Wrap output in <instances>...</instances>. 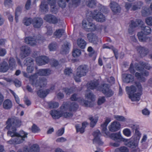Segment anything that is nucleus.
I'll use <instances>...</instances> for the list:
<instances>
[{"label":"nucleus","mask_w":152,"mask_h":152,"mask_svg":"<svg viewBox=\"0 0 152 152\" xmlns=\"http://www.w3.org/2000/svg\"><path fill=\"white\" fill-rule=\"evenodd\" d=\"M21 123L20 120L17 117H13L9 118L6 121L7 126L5 128L7 129H9L11 127H12V128L11 130L8 131V136L12 137L14 136H19L21 137L24 140V138L27 137V133L23 131H20V133L16 132V128L20 126Z\"/></svg>","instance_id":"nucleus-1"},{"label":"nucleus","mask_w":152,"mask_h":152,"mask_svg":"<svg viewBox=\"0 0 152 152\" xmlns=\"http://www.w3.org/2000/svg\"><path fill=\"white\" fill-rule=\"evenodd\" d=\"M135 84L138 88L139 92L134 94L136 91V89L134 86L130 87L127 86L126 88V91L127 92L129 98L132 101H137L139 100L140 96L142 94V88L141 84L138 82H134Z\"/></svg>","instance_id":"nucleus-2"},{"label":"nucleus","mask_w":152,"mask_h":152,"mask_svg":"<svg viewBox=\"0 0 152 152\" xmlns=\"http://www.w3.org/2000/svg\"><path fill=\"white\" fill-rule=\"evenodd\" d=\"M36 75L37 74H34L29 77V81L31 84L37 88H40L46 86L47 83L46 79L44 77H41L37 80V77Z\"/></svg>","instance_id":"nucleus-3"},{"label":"nucleus","mask_w":152,"mask_h":152,"mask_svg":"<svg viewBox=\"0 0 152 152\" xmlns=\"http://www.w3.org/2000/svg\"><path fill=\"white\" fill-rule=\"evenodd\" d=\"M88 71L89 68L86 65H82L79 66L77 69L76 74L74 76V79L77 82H80V78L86 75Z\"/></svg>","instance_id":"nucleus-4"},{"label":"nucleus","mask_w":152,"mask_h":152,"mask_svg":"<svg viewBox=\"0 0 152 152\" xmlns=\"http://www.w3.org/2000/svg\"><path fill=\"white\" fill-rule=\"evenodd\" d=\"M82 26L86 31L88 32L94 31L96 28L95 25L88 20L83 21Z\"/></svg>","instance_id":"nucleus-5"},{"label":"nucleus","mask_w":152,"mask_h":152,"mask_svg":"<svg viewBox=\"0 0 152 152\" xmlns=\"http://www.w3.org/2000/svg\"><path fill=\"white\" fill-rule=\"evenodd\" d=\"M40 40L37 38L35 37H26L25 39V42L30 45L34 46L38 45L40 42Z\"/></svg>","instance_id":"nucleus-6"},{"label":"nucleus","mask_w":152,"mask_h":152,"mask_svg":"<svg viewBox=\"0 0 152 152\" xmlns=\"http://www.w3.org/2000/svg\"><path fill=\"white\" fill-rule=\"evenodd\" d=\"M100 90L107 97H110L113 94V91L109 88V85L107 84H103Z\"/></svg>","instance_id":"nucleus-7"},{"label":"nucleus","mask_w":152,"mask_h":152,"mask_svg":"<svg viewBox=\"0 0 152 152\" xmlns=\"http://www.w3.org/2000/svg\"><path fill=\"white\" fill-rule=\"evenodd\" d=\"M136 69L138 71H142L144 68L149 70L151 68V66L148 63L142 61H140L139 64L136 63L134 64Z\"/></svg>","instance_id":"nucleus-8"},{"label":"nucleus","mask_w":152,"mask_h":152,"mask_svg":"<svg viewBox=\"0 0 152 152\" xmlns=\"http://www.w3.org/2000/svg\"><path fill=\"white\" fill-rule=\"evenodd\" d=\"M92 17L96 21L103 22L105 20V17L98 10H95L93 14Z\"/></svg>","instance_id":"nucleus-9"},{"label":"nucleus","mask_w":152,"mask_h":152,"mask_svg":"<svg viewBox=\"0 0 152 152\" xmlns=\"http://www.w3.org/2000/svg\"><path fill=\"white\" fill-rule=\"evenodd\" d=\"M61 111L62 116L64 117L65 118L71 117L72 116L73 114L71 113L64 112L67 110L68 109V106L67 103L63 104L61 107Z\"/></svg>","instance_id":"nucleus-10"},{"label":"nucleus","mask_w":152,"mask_h":152,"mask_svg":"<svg viewBox=\"0 0 152 152\" xmlns=\"http://www.w3.org/2000/svg\"><path fill=\"white\" fill-rule=\"evenodd\" d=\"M20 56L22 58L28 56L30 53L31 50L30 48L27 46H23L20 48Z\"/></svg>","instance_id":"nucleus-11"},{"label":"nucleus","mask_w":152,"mask_h":152,"mask_svg":"<svg viewBox=\"0 0 152 152\" xmlns=\"http://www.w3.org/2000/svg\"><path fill=\"white\" fill-rule=\"evenodd\" d=\"M36 61L39 65H42L47 64L49 61L48 58L46 56H39L36 58Z\"/></svg>","instance_id":"nucleus-12"},{"label":"nucleus","mask_w":152,"mask_h":152,"mask_svg":"<svg viewBox=\"0 0 152 152\" xmlns=\"http://www.w3.org/2000/svg\"><path fill=\"white\" fill-rule=\"evenodd\" d=\"M44 19L49 23L53 24L56 23L58 22V19L56 17L50 14L45 15Z\"/></svg>","instance_id":"nucleus-13"},{"label":"nucleus","mask_w":152,"mask_h":152,"mask_svg":"<svg viewBox=\"0 0 152 152\" xmlns=\"http://www.w3.org/2000/svg\"><path fill=\"white\" fill-rule=\"evenodd\" d=\"M101 135V133L99 130H97L94 132L93 135L94 137L93 140L94 143H97L99 145H102L103 144V142L99 138Z\"/></svg>","instance_id":"nucleus-14"},{"label":"nucleus","mask_w":152,"mask_h":152,"mask_svg":"<svg viewBox=\"0 0 152 152\" xmlns=\"http://www.w3.org/2000/svg\"><path fill=\"white\" fill-rule=\"evenodd\" d=\"M110 138L115 141H125L126 139L123 138L119 133H113L111 134Z\"/></svg>","instance_id":"nucleus-15"},{"label":"nucleus","mask_w":152,"mask_h":152,"mask_svg":"<svg viewBox=\"0 0 152 152\" xmlns=\"http://www.w3.org/2000/svg\"><path fill=\"white\" fill-rule=\"evenodd\" d=\"M120 128V124L119 122L114 121L109 126V129L112 132L116 131L118 130Z\"/></svg>","instance_id":"nucleus-16"},{"label":"nucleus","mask_w":152,"mask_h":152,"mask_svg":"<svg viewBox=\"0 0 152 152\" xmlns=\"http://www.w3.org/2000/svg\"><path fill=\"white\" fill-rule=\"evenodd\" d=\"M110 7L113 12L115 13L119 12L121 8L119 5L115 2H111L110 4Z\"/></svg>","instance_id":"nucleus-17"},{"label":"nucleus","mask_w":152,"mask_h":152,"mask_svg":"<svg viewBox=\"0 0 152 152\" xmlns=\"http://www.w3.org/2000/svg\"><path fill=\"white\" fill-rule=\"evenodd\" d=\"M43 23V20L41 18H35L32 20V24L36 28H39Z\"/></svg>","instance_id":"nucleus-18"},{"label":"nucleus","mask_w":152,"mask_h":152,"mask_svg":"<svg viewBox=\"0 0 152 152\" xmlns=\"http://www.w3.org/2000/svg\"><path fill=\"white\" fill-rule=\"evenodd\" d=\"M139 141L135 139H131L129 140L126 143V145L128 147L131 148H134L137 147Z\"/></svg>","instance_id":"nucleus-19"},{"label":"nucleus","mask_w":152,"mask_h":152,"mask_svg":"<svg viewBox=\"0 0 152 152\" xmlns=\"http://www.w3.org/2000/svg\"><path fill=\"white\" fill-rule=\"evenodd\" d=\"M110 121L111 120L110 118H106L105 122L103 124L101 125L102 132L103 133H104L105 135H107L108 134V132H107V127L108 124Z\"/></svg>","instance_id":"nucleus-20"},{"label":"nucleus","mask_w":152,"mask_h":152,"mask_svg":"<svg viewBox=\"0 0 152 152\" xmlns=\"http://www.w3.org/2000/svg\"><path fill=\"white\" fill-rule=\"evenodd\" d=\"M87 37L89 42L95 44H96L98 39L97 37L95 34L92 33H89L87 34Z\"/></svg>","instance_id":"nucleus-21"},{"label":"nucleus","mask_w":152,"mask_h":152,"mask_svg":"<svg viewBox=\"0 0 152 152\" xmlns=\"http://www.w3.org/2000/svg\"><path fill=\"white\" fill-rule=\"evenodd\" d=\"M122 77L123 81L126 83L132 82L134 80V76L130 74H124L122 75Z\"/></svg>","instance_id":"nucleus-22"},{"label":"nucleus","mask_w":152,"mask_h":152,"mask_svg":"<svg viewBox=\"0 0 152 152\" xmlns=\"http://www.w3.org/2000/svg\"><path fill=\"white\" fill-rule=\"evenodd\" d=\"M51 71L48 69H41L39 70L37 73L36 76L38 77V75L40 76H47L50 75Z\"/></svg>","instance_id":"nucleus-23"},{"label":"nucleus","mask_w":152,"mask_h":152,"mask_svg":"<svg viewBox=\"0 0 152 152\" xmlns=\"http://www.w3.org/2000/svg\"><path fill=\"white\" fill-rule=\"evenodd\" d=\"M16 137L13 140H11L8 141V142L11 144H19L23 142L24 140L21 137L19 136H14L13 137Z\"/></svg>","instance_id":"nucleus-24"},{"label":"nucleus","mask_w":152,"mask_h":152,"mask_svg":"<svg viewBox=\"0 0 152 152\" xmlns=\"http://www.w3.org/2000/svg\"><path fill=\"white\" fill-rule=\"evenodd\" d=\"M88 124V123L86 122H84L82 123V126L81 127L79 124L76 125L75 127L77 132H79L81 134L83 133L84 132L85 129Z\"/></svg>","instance_id":"nucleus-25"},{"label":"nucleus","mask_w":152,"mask_h":152,"mask_svg":"<svg viewBox=\"0 0 152 152\" xmlns=\"http://www.w3.org/2000/svg\"><path fill=\"white\" fill-rule=\"evenodd\" d=\"M137 50L141 57L145 56L149 52L147 48L141 46L138 48Z\"/></svg>","instance_id":"nucleus-26"},{"label":"nucleus","mask_w":152,"mask_h":152,"mask_svg":"<svg viewBox=\"0 0 152 152\" xmlns=\"http://www.w3.org/2000/svg\"><path fill=\"white\" fill-rule=\"evenodd\" d=\"M50 114L54 119H58L62 116L61 111L60 109V111H58L56 110H53L51 111Z\"/></svg>","instance_id":"nucleus-27"},{"label":"nucleus","mask_w":152,"mask_h":152,"mask_svg":"<svg viewBox=\"0 0 152 152\" xmlns=\"http://www.w3.org/2000/svg\"><path fill=\"white\" fill-rule=\"evenodd\" d=\"M12 103L11 101L9 99H7L3 102V108L6 110L10 109L12 107Z\"/></svg>","instance_id":"nucleus-28"},{"label":"nucleus","mask_w":152,"mask_h":152,"mask_svg":"<svg viewBox=\"0 0 152 152\" xmlns=\"http://www.w3.org/2000/svg\"><path fill=\"white\" fill-rule=\"evenodd\" d=\"M9 69V66L7 63L3 61L0 64V72H5Z\"/></svg>","instance_id":"nucleus-29"},{"label":"nucleus","mask_w":152,"mask_h":152,"mask_svg":"<svg viewBox=\"0 0 152 152\" xmlns=\"http://www.w3.org/2000/svg\"><path fill=\"white\" fill-rule=\"evenodd\" d=\"M147 139V136L146 134L143 135L140 142L141 143L142 149H144L147 148L148 147V143L146 142Z\"/></svg>","instance_id":"nucleus-30"},{"label":"nucleus","mask_w":152,"mask_h":152,"mask_svg":"<svg viewBox=\"0 0 152 152\" xmlns=\"http://www.w3.org/2000/svg\"><path fill=\"white\" fill-rule=\"evenodd\" d=\"M26 149L28 151V152H39V147L38 145L37 144H34L31 146L30 150H29L27 147L25 148L22 152H23Z\"/></svg>","instance_id":"nucleus-31"},{"label":"nucleus","mask_w":152,"mask_h":152,"mask_svg":"<svg viewBox=\"0 0 152 152\" xmlns=\"http://www.w3.org/2000/svg\"><path fill=\"white\" fill-rule=\"evenodd\" d=\"M99 85L98 82L97 81H91L87 84L88 89H93L96 88Z\"/></svg>","instance_id":"nucleus-32"},{"label":"nucleus","mask_w":152,"mask_h":152,"mask_svg":"<svg viewBox=\"0 0 152 152\" xmlns=\"http://www.w3.org/2000/svg\"><path fill=\"white\" fill-rule=\"evenodd\" d=\"M141 32L144 33L145 34H149L151 31V29L149 27L145 25H142L141 26Z\"/></svg>","instance_id":"nucleus-33"},{"label":"nucleus","mask_w":152,"mask_h":152,"mask_svg":"<svg viewBox=\"0 0 152 152\" xmlns=\"http://www.w3.org/2000/svg\"><path fill=\"white\" fill-rule=\"evenodd\" d=\"M88 119L91 121L90 125L92 127H94L96 124L98 120V118L93 117L91 115L89 116Z\"/></svg>","instance_id":"nucleus-34"},{"label":"nucleus","mask_w":152,"mask_h":152,"mask_svg":"<svg viewBox=\"0 0 152 152\" xmlns=\"http://www.w3.org/2000/svg\"><path fill=\"white\" fill-rule=\"evenodd\" d=\"M50 90L47 89L45 90H39L37 92V94L41 98H44L50 92Z\"/></svg>","instance_id":"nucleus-35"},{"label":"nucleus","mask_w":152,"mask_h":152,"mask_svg":"<svg viewBox=\"0 0 152 152\" xmlns=\"http://www.w3.org/2000/svg\"><path fill=\"white\" fill-rule=\"evenodd\" d=\"M69 43L68 42H65L62 46L61 53L63 54H66L68 52L69 48Z\"/></svg>","instance_id":"nucleus-36"},{"label":"nucleus","mask_w":152,"mask_h":152,"mask_svg":"<svg viewBox=\"0 0 152 152\" xmlns=\"http://www.w3.org/2000/svg\"><path fill=\"white\" fill-rule=\"evenodd\" d=\"M147 34H145L144 33L141 32H138L137 35L140 41L142 42H145L148 39L147 37Z\"/></svg>","instance_id":"nucleus-37"},{"label":"nucleus","mask_w":152,"mask_h":152,"mask_svg":"<svg viewBox=\"0 0 152 152\" xmlns=\"http://www.w3.org/2000/svg\"><path fill=\"white\" fill-rule=\"evenodd\" d=\"M80 103L83 105L87 107H92L94 105V103L93 102H89L83 99H82L80 100Z\"/></svg>","instance_id":"nucleus-38"},{"label":"nucleus","mask_w":152,"mask_h":152,"mask_svg":"<svg viewBox=\"0 0 152 152\" xmlns=\"http://www.w3.org/2000/svg\"><path fill=\"white\" fill-rule=\"evenodd\" d=\"M77 43L78 47L82 49L84 48L86 45V42L82 39H78L77 40Z\"/></svg>","instance_id":"nucleus-39"},{"label":"nucleus","mask_w":152,"mask_h":152,"mask_svg":"<svg viewBox=\"0 0 152 152\" xmlns=\"http://www.w3.org/2000/svg\"><path fill=\"white\" fill-rule=\"evenodd\" d=\"M142 4L143 2L142 1H138L134 3V4L132 6V10L135 11L140 9Z\"/></svg>","instance_id":"nucleus-40"},{"label":"nucleus","mask_w":152,"mask_h":152,"mask_svg":"<svg viewBox=\"0 0 152 152\" xmlns=\"http://www.w3.org/2000/svg\"><path fill=\"white\" fill-rule=\"evenodd\" d=\"M9 67L11 69H13L16 66L15 61L14 58L12 57L10 58L8 61Z\"/></svg>","instance_id":"nucleus-41"},{"label":"nucleus","mask_w":152,"mask_h":152,"mask_svg":"<svg viewBox=\"0 0 152 152\" xmlns=\"http://www.w3.org/2000/svg\"><path fill=\"white\" fill-rule=\"evenodd\" d=\"M85 96L86 97L92 101H94L95 100V96L92 92L90 91H87L86 92Z\"/></svg>","instance_id":"nucleus-42"},{"label":"nucleus","mask_w":152,"mask_h":152,"mask_svg":"<svg viewBox=\"0 0 152 152\" xmlns=\"http://www.w3.org/2000/svg\"><path fill=\"white\" fill-rule=\"evenodd\" d=\"M68 106V109L70 111H75L77 110L78 107V105L75 102L71 103L69 107Z\"/></svg>","instance_id":"nucleus-43"},{"label":"nucleus","mask_w":152,"mask_h":152,"mask_svg":"<svg viewBox=\"0 0 152 152\" xmlns=\"http://www.w3.org/2000/svg\"><path fill=\"white\" fill-rule=\"evenodd\" d=\"M96 4V0H88L86 3V5L91 8L95 7Z\"/></svg>","instance_id":"nucleus-44"},{"label":"nucleus","mask_w":152,"mask_h":152,"mask_svg":"<svg viewBox=\"0 0 152 152\" xmlns=\"http://www.w3.org/2000/svg\"><path fill=\"white\" fill-rule=\"evenodd\" d=\"M23 23L26 26H28L32 23V20L31 18H25L23 20Z\"/></svg>","instance_id":"nucleus-45"},{"label":"nucleus","mask_w":152,"mask_h":152,"mask_svg":"<svg viewBox=\"0 0 152 152\" xmlns=\"http://www.w3.org/2000/svg\"><path fill=\"white\" fill-rule=\"evenodd\" d=\"M49 108H54L58 107L59 106L58 103L56 102L51 101L48 103Z\"/></svg>","instance_id":"nucleus-46"},{"label":"nucleus","mask_w":152,"mask_h":152,"mask_svg":"<svg viewBox=\"0 0 152 152\" xmlns=\"http://www.w3.org/2000/svg\"><path fill=\"white\" fill-rule=\"evenodd\" d=\"M40 9L43 11H46L48 10V7L47 2L44 1L41 2L40 5Z\"/></svg>","instance_id":"nucleus-47"},{"label":"nucleus","mask_w":152,"mask_h":152,"mask_svg":"<svg viewBox=\"0 0 152 152\" xmlns=\"http://www.w3.org/2000/svg\"><path fill=\"white\" fill-rule=\"evenodd\" d=\"M64 33V30L63 29H59L56 30L54 34L57 37L60 38Z\"/></svg>","instance_id":"nucleus-48"},{"label":"nucleus","mask_w":152,"mask_h":152,"mask_svg":"<svg viewBox=\"0 0 152 152\" xmlns=\"http://www.w3.org/2000/svg\"><path fill=\"white\" fill-rule=\"evenodd\" d=\"M25 62H26L25 64L27 66L34 65V60L31 58L28 57L26 58L25 60Z\"/></svg>","instance_id":"nucleus-49"},{"label":"nucleus","mask_w":152,"mask_h":152,"mask_svg":"<svg viewBox=\"0 0 152 152\" xmlns=\"http://www.w3.org/2000/svg\"><path fill=\"white\" fill-rule=\"evenodd\" d=\"M63 91L66 94L69 95L70 94L72 93L75 90H74L73 88H65L63 89Z\"/></svg>","instance_id":"nucleus-50"},{"label":"nucleus","mask_w":152,"mask_h":152,"mask_svg":"<svg viewBox=\"0 0 152 152\" xmlns=\"http://www.w3.org/2000/svg\"><path fill=\"white\" fill-rule=\"evenodd\" d=\"M58 45L56 43H53L50 44L48 46L50 51L56 50L58 48Z\"/></svg>","instance_id":"nucleus-51"},{"label":"nucleus","mask_w":152,"mask_h":152,"mask_svg":"<svg viewBox=\"0 0 152 152\" xmlns=\"http://www.w3.org/2000/svg\"><path fill=\"white\" fill-rule=\"evenodd\" d=\"M81 53V51L79 49H74L72 52V56L74 57H77L80 56Z\"/></svg>","instance_id":"nucleus-52"},{"label":"nucleus","mask_w":152,"mask_h":152,"mask_svg":"<svg viewBox=\"0 0 152 152\" xmlns=\"http://www.w3.org/2000/svg\"><path fill=\"white\" fill-rule=\"evenodd\" d=\"M106 101L105 97L104 96H99L98 98L97 103L98 105H101Z\"/></svg>","instance_id":"nucleus-53"},{"label":"nucleus","mask_w":152,"mask_h":152,"mask_svg":"<svg viewBox=\"0 0 152 152\" xmlns=\"http://www.w3.org/2000/svg\"><path fill=\"white\" fill-rule=\"evenodd\" d=\"M114 118L117 121H125L126 119L123 116L118 115H114Z\"/></svg>","instance_id":"nucleus-54"},{"label":"nucleus","mask_w":152,"mask_h":152,"mask_svg":"<svg viewBox=\"0 0 152 152\" xmlns=\"http://www.w3.org/2000/svg\"><path fill=\"white\" fill-rule=\"evenodd\" d=\"M142 13L143 16H145L148 15L149 14L148 9L147 7H145L142 10Z\"/></svg>","instance_id":"nucleus-55"},{"label":"nucleus","mask_w":152,"mask_h":152,"mask_svg":"<svg viewBox=\"0 0 152 152\" xmlns=\"http://www.w3.org/2000/svg\"><path fill=\"white\" fill-rule=\"evenodd\" d=\"M34 70V65L28 66L26 68V71L28 73H32Z\"/></svg>","instance_id":"nucleus-56"},{"label":"nucleus","mask_w":152,"mask_h":152,"mask_svg":"<svg viewBox=\"0 0 152 152\" xmlns=\"http://www.w3.org/2000/svg\"><path fill=\"white\" fill-rule=\"evenodd\" d=\"M124 134L127 137H129L131 136V132L130 129H125L123 131Z\"/></svg>","instance_id":"nucleus-57"},{"label":"nucleus","mask_w":152,"mask_h":152,"mask_svg":"<svg viewBox=\"0 0 152 152\" xmlns=\"http://www.w3.org/2000/svg\"><path fill=\"white\" fill-rule=\"evenodd\" d=\"M58 4L59 6L62 8H64L66 5L65 0H60L58 1Z\"/></svg>","instance_id":"nucleus-58"},{"label":"nucleus","mask_w":152,"mask_h":152,"mask_svg":"<svg viewBox=\"0 0 152 152\" xmlns=\"http://www.w3.org/2000/svg\"><path fill=\"white\" fill-rule=\"evenodd\" d=\"M134 135L136 136L135 140L139 141L140 137L141 134L138 130L135 131Z\"/></svg>","instance_id":"nucleus-59"},{"label":"nucleus","mask_w":152,"mask_h":152,"mask_svg":"<svg viewBox=\"0 0 152 152\" xmlns=\"http://www.w3.org/2000/svg\"><path fill=\"white\" fill-rule=\"evenodd\" d=\"M39 131V129L35 124H33L31 127V131L33 133L38 132Z\"/></svg>","instance_id":"nucleus-60"},{"label":"nucleus","mask_w":152,"mask_h":152,"mask_svg":"<svg viewBox=\"0 0 152 152\" xmlns=\"http://www.w3.org/2000/svg\"><path fill=\"white\" fill-rule=\"evenodd\" d=\"M145 22L149 26H152V17L147 18L145 20Z\"/></svg>","instance_id":"nucleus-61"},{"label":"nucleus","mask_w":152,"mask_h":152,"mask_svg":"<svg viewBox=\"0 0 152 152\" xmlns=\"http://www.w3.org/2000/svg\"><path fill=\"white\" fill-rule=\"evenodd\" d=\"M129 70L132 74H134L135 72V70L134 69V64L133 62H132L131 64Z\"/></svg>","instance_id":"nucleus-62"},{"label":"nucleus","mask_w":152,"mask_h":152,"mask_svg":"<svg viewBox=\"0 0 152 152\" xmlns=\"http://www.w3.org/2000/svg\"><path fill=\"white\" fill-rule=\"evenodd\" d=\"M17 87H19L21 86V82L17 79H15L12 82Z\"/></svg>","instance_id":"nucleus-63"},{"label":"nucleus","mask_w":152,"mask_h":152,"mask_svg":"<svg viewBox=\"0 0 152 152\" xmlns=\"http://www.w3.org/2000/svg\"><path fill=\"white\" fill-rule=\"evenodd\" d=\"M121 152H129L128 148L125 146H123L118 148Z\"/></svg>","instance_id":"nucleus-64"}]
</instances>
